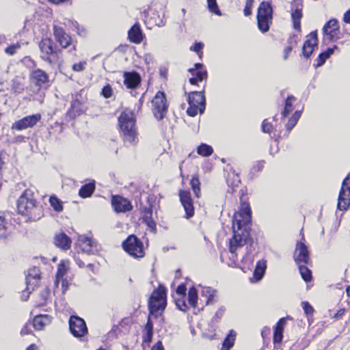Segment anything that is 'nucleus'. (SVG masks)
Segmentation results:
<instances>
[{"label": "nucleus", "instance_id": "f257e3e1", "mask_svg": "<svg viewBox=\"0 0 350 350\" xmlns=\"http://www.w3.org/2000/svg\"><path fill=\"white\" fill-rule=\"evenodd\" d=\"M251 225V210L248 203H242L233 216L232 238L229 239V252L232 256V263L237 260V252L242 248L250 237Z\"/></svg>", "mask_w": 350, "mask_h": 350}, {"label": "nucleus", "instance_id": "f03ea898", "mask_svg": "<svg viewBox=\"0 0 350 350\" xmlns=\"http://www.w3.org/2000/svg\"><path fill=\"white\" fill-rule=\"evenodd\" d=\"M18 213L25 216L27 220L36 221L43 216L42 208L37 202L31 190H25L18 200Z\"/></svg>", "mask_w": 350, "mask_h": 350}, {"label": "nucleus", "instance_id": "7ed1b4c3", "mask_svg": "<svg viewBox=\"0 0 350 350\" xmlns=\"http://www.w3.org/2000/svg\"><path fill=\"white\" fill-rule=\"evenodd\" d=\"M118 122L124 142L130 144H135L137 138L133 113L129 110L123 111L118 118Z\"/></svg>", "mask_w": 350, "mask_h": 350}, {"label": "nucleus", "instance_id": "20e7f679", "mask_svg": "<svg viewBox=\"0 0 350 350\" xmlns=\"http://www.w3.org/2000/svg\"><path fill=\"white\" fill-rule=\"evenodd\" d=\"M166 290L161 285L154 291L148 302V307L151 314L156 317L161 316L166 307Z\"/></svg>", "mask_w": 350, "mask_h": 350}, {"label": "nucleus", "instance_id": "39448f33", "mask_svg": "<svg viewBox=\"0 0 350 350\" xmlns=\"http://www.w3.org/2000/svg\"><path fill=\"white\" fill-rule=\"evenodd\" d=\"M273 10L269 3L262 2L257 13L258 27L262 33H266L269 31L273 19Z\"/></svg>", "mask_w": 350, "mask_h": 350}, {"label": "nucleus", "instance_id": "423d86ee", "mask_svg": "<svg viewBox=\"0 0 350 350\" xmlns=\"http://www.w3.org/2000/svg\"><path fill=\"white\" fill-rule=\"evenodd\" d=\"M124 250L131 256L139 258L144 254V247L142 242L134 234H131L122 243Z\"/></svg>", "mask_w": 350, "mask_h": 350}, {"label": "nucleus", "instance_id": "0eeeda50", "mask_svg": "<svg viewBox=\"0 0 350 350\" xmlns=\"http://www.w3.org/2000/svg\"><path fill=\"white\" fill-rule=\"evenodd\" d=\"M167 107L165 94L159 91L152 100V111L154 116L159 120H162L167 113Z\"/></svg>", "mask_w": 350, "mask_h": 350}, {"label": "nucleus", "instance_id": "6e6552de", "mask_svg": "<svg viewBox=\"0 0 350 350\" xmlns=\"http://www.w3.org/2000/svg\"><path fill=\"white\" fill-rule=\"evenodd\" d=\"M69 329L72 336L81 340H84L88 332L85 321L77 316L70 317Z\"/></svg>", "mask_w": 350, "mask_h": 350}, {"label": "nucleus", "instance_id": "1a4fd4ad", "mask_svg": "<svg viewBox=\"0 0 350 350\" xmlns=\"http://www.w3.org/2000/svg\"><path fill=\"white\" fill-rule=\"evenodd\" d=\"M68 270L69 262L68 260H62L61 262L58 265L54 284L56 287H58L59 282L62 283V294H65L69 287V282L68 280Z\"/></svg>", "mask_w": 350, "mask_h": 350}, {"label": "nucleus", "instance_id": "9d476101", "mask_svg": "<svg viewBox=\"0 0 350 350\" xmlns=\"http://www.w3.org/2000/svg\"><path fill=\"white\" fill-rule=\"evenodd\" d=\"M350 206V175L342 181L338 199V208L346 211Z\"/></svg>", "mask_w": 350, "mask_h": 350}, {"label": "nucleus", "instance_id": "9b49d317", "mask_svg": "<svg viewBox=\"0 0 350 350\" xmlns=\"http://www.w3.org/2000/svg\"><path fill=\"white\" fill-rule=\"evenodd\" d=\"M39 48L41 52V57L46 62L51 63L52 58L57 57L56 46L50 38L42 39L39 44Z\"/></svg>", "mask_w": 350, "mask_h": 350}, {"label": "nucleus", "instance_id": "f8f14e48", "mask_svg": "<svg viewBox=\"0 0 350 350\" xmlns=\"http://www.w3.org/2000/svg\"><path fill=\"white\" fill-rule=\"evenodd\" d=\"M41 114L36 113L27 116L18 121H16L12 126V129L17 131L27 129L34 126L40 120Z\"/></svg>", "mask_w": 350, "mask_h": 350}, {"label": "nucleus", "instance_id": "ddd939ff", "mask_svg": "<svg viewBox=\"0 0 350 350\" xmlns=\"http://www.w3.org/2000/svg\"><path fill=\"white\" fill-rule=\"evenodd\" d=\"M323 31L325 37L330 41H336L339 39V25L338 21L336 18L330 19L325 24Z\"/></svg>", "mask_w": 350, "mask_h": 350}, {"label": "nucleus", "instance_id": "4468645a", "mask_svg": "<svg viewBox=\"0 0 350 350\" xmlns=\"http://www.w3.org/2000/svg\"><path fill=\"white\" fill-rule=\"evenodd\" d=\"M29 80L31 84L41 88L49 83V77L46 72L41 69H36L31 72Z\"/></svg>", "mask_w": 350, "mask_h": 350}, {"label": "nucleus", "instance_id": "2eb2a0df", "mask_svg": "<svg viewBox=\"0 0 350 350\" xmlns=\"http://www.w3.org/2000/svg\"><path fill=\"white\" fill-rule=\"evenodd\" d=\"M53 33L55 39L63 48H68L72 46V49L75 50V45L71 42V38L63 28L54 25Z\"/></svg>", "mask_w": 350, "mask_h": 350}, {"label": "nucleus", "instance_id": "dca6fc26", "mask_svg": "<svg viewBox=\"0 0 350 350\" xmlns=\"http://www.w3.org/2000/svg\"><path fill=\"white\" fill-rule=\"evenodd\" d=\"M76 244L83 253L94 254L98 252L97 245L88 237L80 236Z\"/></svg>", "mask_w": 350, "mask_h": 350}, {"label": "nucleus", "instance_id": "f3484780", "mask_svg": "<svg viewBox=\"0 0 350 350\" xmlns=\"http://www.w3.org/2000/svg\"><path fill=\"white\" fill-rule=\"evenodd\" d=\"M294 260L297 265H308L310 261L308 250L307 246L304 243H297L294 253Z\"/></svg>", "mask_w": 350, "mask_h": 350}, {"label": "nucleus", "instance_id": "a211bd4d", "mask_svg": "<svg viewBox=\"0 0 350 350\" xmlns=\"http://www.w3.org/2000/svg\"><path fill=\"white\" fill-rule=\"evenodd\" d=\"M40 279V271L38 268L33 267L28 271L26 276L27 288L25 292L30 293L38 285Z\"/></svg>", "mask_w": 350, "mask_h": 350}, {"label": "nucleus", "instance_id": "6ab92c4d", "mask_svg": "<svg viewBox=\"0 0 350 350\" xmlns=\"http://www.w3.org/2000/svg\"><path fill=\"white\" fill-rule=\"evenodd\" d=\"M179 197L181 204L184 207L186 217L190 218L193 217L194 214V208L190 192L188 191L181 190L179 192Z\"/></svg>", "mask_w": 350, "mask_h": 350}, {"label": "nucleus", "instance_id": "aec40b11", "mask_svg": "<svg viewBox=\"0 0 350 350\" xmlns=\"http://www.w3.org/2000/svg\"><path fill=\"white\" fill-rule=\"evenodd\" d=\"M318 38L316 31L311 32L307 37L302 48L304 57H309L314 50L317 48Z\"/></svg>", "mask_w": 350, "mask_h": 350}, {"label": "nucleus", "instance_id": "412c9836", "mask_svg": "<svg viewBox=\"0 0 350 350\" xmlns=\"http://www.w3.org/2000/svg\"><path fill=\"white\" fill-rule=\"evenodd\" d=\"M111 204L114 211L117 213L126 212L132 209L131 202L121 196H113L111 200Z\"/></svg>", "mask_w": 350, "mask_h": 350}, {"label": "nucleus", "instance_id": "4be33fe9", "mask_svg": "<svg viewBox=\"0 0 350 350\" xmlns=\"http://www.w3.org/2000/svg\"><path fill=\"white\" fill-rule=\"evenodd\" d=\"M189 72L193 75V77L189 79V82L192 85L197 84L198 82L202 81L207 77V72L203 69V65L202 64H196L195 68H190Z\"/></svg>", "mask_w": 350, "mask_h": 350}, {"label": "nucleus", "instance_id": "5701e85b", "mask_svg": "<svg viewBox=\"0 0 350 350\" xmlns=\"http://www.w3.org/2000/svg\"><path fill=\"white\" fill-rule=\"evenodd\" d=\"M124 84L128 89H135L141 83V77L137 72H125L123 75Z\"/></svg>", "mask_w": 350, "mask_h": 350}, {"label": "nucleus", "instance_id": "b1692460", "mask_svg": "<svg viewBox=\"0 0 350 350\" xmlns=\"http://www.w3.org/2000/svg\"><path fill=\"white\" fill-rule=\"evenodd\" d=\"M291 16L294 28L296 30L300 31V20L302 18V5L299 1H294L292 3Z\"/></svg>", "mask_w": 350, "mask_h": 350}, {"label": "nucleus", "instance_id": "393cba45", "mask_svg": "<svg viewBox=\"0 0 350 350\" xmlns=\"http://www.w3.org/2000/svg\"><path fill=\"white\" fill-rule=\"evenodd\" d=\"M189 105H193L201 107L200 113H203L205 109V97L201 92H193L189 94Z\"/></svg>", "mask_w": 350, "mask_h": 350}, {"label": "nucleus", "instance_id": "a878e982", "mask_svg": "<svg viewBox=\"0 0 350 350\" xmlns=\"http://www.w3.org/2000/svg\"><path fill=\"white\" fill-rule=\"evenodd\" d=\"M71 239L65 233L61 232L54 237L55 245L63 250H67L70 247Z\"/></svg>", "mask_w": 350, "mask_h": 350}, {"label": "nucleus", "instance_id": "bb28decb", "mask_svg": "<svg viewBox=\"0 0 350 350\" xmlns=\"http://www.w3.org/2000/svg\"><path fill=\"white\" fill-rule=\"evenodd\" d=\"M286 324L285 318L280 319L274 327L273 342L275 345L280 344L283 338V331Z\"/></svg>", "mask_w": 350, "mask_h": 350}, {"label": "nucleus", "instance_id": "cd10ccee", "mask_svg": "<svg viewBox=\"0 0 350 350\" xmlns=\"http://www.w3.org/2000/svg\"><path fill=\"white\" fill-rule=\"evenodd\" d=\"M128 36L131 42L140 43L143 40V34L138 23H135L129 31Z\"/></svg>", "mask_w": 350, "mask_h": 350}, {"label": "nucleus", "instance_id": "c85d7f7f", "mask_svg": "<svg viewBox=\"0 0 350 350\" xmlns=\"http://www.w3.org/2000/svg\"><path fill=\"white\" fill-rule=\"evenodd\" d=\"M11 90L13 93L19 94L24 92L25 89V78L21 76H16L12 80Z\"/></svg>", "mask_w": 350, "mask_h": 350}, {"label": "nucleus", "instance_id": "c756f323", "mask_svg": "<svg viewBox=\"0 0 350 350\" xmlns=\"http://www.w3.org/2000/svg\"><path fill=\"white\" fill-rule=\"evenodd\" d=\"M226 181L229 187H232V191L235 187H237L241 183L239 174L232 168H230L228 172Z\"/></svg>", "mask_w": 350, "mask_h": 350}, {"label": "nucleus", "instance_id": "7c9ffc66", "mask_svg": "<svg viewBox=\"0 0 350 350\" xmlns=\"http://www.w3.org/2000/svg\"><path fill=\"white\" fill-rule=\"evenodd\" d=\"M217 291L211 287H203L201 295L204 298L206 305L212 304L215 302V297Z\"/></svg>", "mask_w": 350, "mask_h": 350}, {"label": "nucleus", "instance_id": "2f4dec72", "mask_svg": "<svg viewBox=\"0 0 350 350\" xmlns=\"http://www.w3.org/2000/svg\"><path fill=\"white\" fill-rule=\"evenodd\" d=\"M51 317L47 314L36 316L33 319V326L38 330H41L51 322Z\"/></svg>", "mask_w": 350, "mask_h": 350}, {"label": "nucleus", "instance_id": "473e14b6", "mask_svg": "<svg viewBox=\"0 0 350 350\" xmlns=\"http://www.w3.org/2000/svg\"><path fill=\"white\" fill-rule=\"evenodd\" d=\"M266 268L267 265L265 261H258L254 272V279L255 281H259L262 278L265 273Z\"/></svg>", "mask_w": 350, "mask_h": 350}, {"label": "nucleus", "instance_id": "72a5a7b5", "mask_svg": "<svg viewBox=\"0 0 350 350\" xmlns=\"http://www.w3.org/2000/svg\"><path fill=\"white\" fill-rule=\"evenodd\" d=\"M94 190L95 183L93 180L92 182L82 186L81 188L79 189V195L80 197L83 198H89L92 195Z\"/></svg>", "mask_w": 350, "mask_h": 350}, {"label": "nucleus", "instance_id": "f704fd0d", "mask_svg": "<svg viewBox=\"0 0 350 350\" xmlns=\"http://www.w3.org/2000/svg\"><path fill=\"white\" fill-rule=\"evenodd\" d=\"M296 98L293 96H288L285 100L284 107L282 111V118L286 117L294 109L293 103Z\"/></svg>", "mask_w": 350, "mask_h": 350}, {"label": "nucleus", "instance_id": "c9c22d12", "mask_svg": "<svg viewBox=\"0 0 350 350\" xmlns=\"http://www.w3.org/2000/svg\"><path fill=\"white\" fill-rule=\"evenodd\" d=\"M234 340L235 332L233 330H230L223 342L221 350H230L234 345Z\"/></svg>", "mask_w": 350, "mask_h": 350}, {"label": "nucleus", "instance_id": "e433bc0d", "mask_svg": "<svg viewBox=\"0 0 350 350\" xmlns=\"http://www.w3.org/2000/svg\"><path fill=\"white\" fill-rule=\"evenodd\" d=\"M335 49H337V47L335 46L334 48H329L327 51L319 54L318 58L316 60L317 66L320 67L323 65L326 59H328L330 55L334 53Z\"/></svg>", "mask_w": 350, "mask_h": 350}, {"label": "nucleus", "instance_id": "4c0bfd02", "mask_svg": "<svg viewBox=\"0 0 350 350\" xmlns=\"http://www.w3.org/2000/svg\"><path fill=\"white\" fill-rule=\"evenodd\" d=\"M297 265L299 267V273H300L303 280L306 282H310L312 280V272L307 267V266H306L307 265L299 264Z\"/></svg>", "mask_w": 350, "mask_h": 350}, {"label": "nucleus", "instance_id": "58836bf2", "mask_svg": "<svg viewBox=\"0 0 350 350\" xmlns=\"http://www.w3.org/2000/svg\"><path fill=\"white\" fill-rule=\"evenodd\" d=\"M189 303L193 308L198 307V291L195 287H191L188 293Z\"/></svg>", "mask_w": 350, "mask_h": 350}, {"label": "nucleus", "instance_id": "ea45409f", "mask_svg": "<svg viewBox=\"0 0 350 350\" xmlns=\"http://www.w3.org/2000/svg\"><path fill=\"white\" fill-rule=\"evenodd\" d=\"M49 203L55 211L62 212L63 211V202L55 196L50 197Z\"/></svg>", "mask_w": 350, "mask_h": 350}, {"label": "nucleus", "instance_id": "a19ab883", "mask_svg": "<svg viewBox=\"0 0 350 350\" xmlns=\"http://www.w3.org/2000/svg\"><path fill=\"white\" fill-rule=\"evenodd\" d=\"M254 261V254L247 251L245 256H244L241 260L243 265V269H250L251 266L253 265Z\"/></svg>", "mask_w": 350, "mask_h": 350}, {"label": "nucleus", "instance_id": "79ce46f5", "mask_svg": "<svg viewBox=\"0 0 350 350\" xmlns=\"http://www.w3.org/2000/svg\"><path fill=\"white\" fill-rule=\"evenodd\" d=\"M301 111H296L293 116L288 120V123L286 124V128L288 132H290L291 130L296 125L301 116Z\"/></svg>", "mask_w": 350, "mask_h": 350}, {"label": "nucleus", "instance_id": "37998d69", "mask_svg": "<svg viewBox=\"0 0 350 350\" xmlns=\"http://www.w3.org/2000/svg\"><path fill=\"white\" fill-rule=\"evenodd\" d=\"M213 152V148L206 144H202L198 148V153L203 157L210 156Z\"/></svg>", "mask_w": 350, "mask_h": 350}, {"label": "nucleus", "instance_id": "c03bdc74", "mask_svg": "<svg viewBox=\"0 0 350 350\" xmlns=\"http://www.w3.org/2000/svg\"><path fill=\"white\" fill-rule=\"evenodd\" d=\"M190 185L196 196L199 198L200 195V183L198 178L193 176L190 181Z\"/></svg>", "mask_w": 350, "mask_h": 350}, {"label": "nucleus", "instance_id": "a18cd8bd", "mask_svg": "<svg viewBox=\"0 0 350 350\" xmlns=\"http://www.w3.org/2000/svg\"><path fill=\"white\" fill-rule=\"evenodd\" d=\"M209 10L217 15H221L219 9L218 8L216 0H207Z\"/></svg>", "mask_w": 350, "mask_h": 350}, {"label": "nucleus", "instance_id": "49530a36", "mask_svg": "<svg viewBox=\"0 0 350 350\" xmlns=\"http://www.w3.org/2000/svg\"><path fill=\"white\" fill-rule=\"evenodd\" d=\"M148 230L154 234L157 232L156 223L152 218H146L144 219Z\"/></svg>", "mask_w": 350, "mask_h": 350}, {"label": "nucleus", "instance_id": "de8ad7c7", "mask_svg": "<svg viewBox=\"0 0 350 350\" xmlns=\"http://www.w3.org/2000/svg\"><path fill=\"white\" fill-rule=\"evenodd\" d=\"M21 48V44L18 42V43H16V44H11L9 46H8L5 49V52L7 53V54H9L10 55H14L16 51Z\"/></svg>", "mask_w": 350, "mask_h": 350}, {"label": "nucleus", "instance_id": "09e8293b", "mask_svg": "<svg viewBox=\"0 0 350 350\" xmlns=\"http://www.w3.org/2000/svg\"><path fill=\"white\" fill-rule=\"evenodd\" d=\"M200 107H201L199 106L189 105L187 113L189 116L194 117L198 114V111L200 112Z\"/></svg>", "mask_w": 350, "mask_h": 350}, {"label": "nucleus", "instance_id": "8fccbe9b", "mask_svg": "<svg viewBox=\"0 0 350 350\" xmlns=\"http://www.w3.org/2000/svg\"><path fill=\"white\" fill-rule=\"evenodd\" d=\"M253 0H246L245 8L243 10L244 15L249 16L252 14V8L253 6Z\"/></svg>", "mask_w": 350, "mask_h": 350}, {"label": "nucleus", "instance_id": "3c124183", "mask_svg": "<svg viewBox=\"0 0 350 350\" xmlns=\"http://www.w3.org/2000/svg\"><path fill=\"white\" fill-rule=\"evenodd\" d=\"M273 129V126L268 120H265L262 124V131L266 133H270Z\"/></svg>", "mask_w": 350, "mask_h": 350}, {"label": "nucleus", "instance_id": "603ef678", "mask_svg": "<svg viewBox=\"0 0 350 350\" xmlns=\"http://www.w3.org/2000/svg\"><path fill=\"white\" fill-rule=\"evenodd\" d=\"M112 92V88L109 85H105L102 90V95L106 98L111 97Z\"/></svg>", "mask_w": 350, "mask_h": 350}, {"label": "nucleus", "instance_id": "864d4df0", "mask_svg": "<svg viewBox=\"0 0 350 350\" xmlns=\"http://www.w3.org/2000/svg\"><path fill=\"white\" fill-rule=\"evenodd\" d=\"M302 308L307 315L312 314L313 313V308L307 301H303L301 303Z\"/></svg>", "mask_w": 350, "mask_h": 350}, {"label": "nucleus", "instance_id": "5fc2aeb1", "mask_svg": "<svg viewBox=\"0 0 350 350\" xmlns=\"http://www.w3.org/2000/svg\"><path fill=\"white\" fill-rule=\"evenodd\" d=\"M86 66L85 62H81L79 63L75 64L72 66V70L75 72H81L83 71Z\"/></svg>", "mask_w": 350, "mask_h": 350}, {"label": "nucleus", "instance_id": "6e6d98bb", "mask_svg": "<svg viewBox=\"0 0 350 350\" xmlns=\"http://www.w3.org/2000/svg\"><path fill=\"white\" fill-rule=\"evenodd\" d=\"M177 308L182 311H186L188 308L185 300L179 299L176 301Z\"/></svg>", "mask_w": 350, "mask_h": 350}, {"label": "nucleus", "instance_id": "4d7b16f0", "mask_svg": "<svg viewBox=\"0 0 350 350\" xmlns=\"http://www.w3.org/2000/svg\"><path fill=\"white\" fill-rule=\"evenodd\" d=\"M204 44L201 42L196 43L193 46L191 47V50L196 53H200L203 49Z\"/></svg>", "mask_w": 350, "mask_h": 350}, {"label": "nucleus", "instance_id": "13d9d810", "mask_svg": "<svg viewBox=\"0 0 350 350\" xmlns=\"http://www.w3.org/2000/svg\"><path fill=\"white\" fill-rule=\"evenodd\" d=\"M186 293V287L184 284H180L176 288V293L179 295L184 296Z\"/></svg>", "mask_w": 350, "mask_h": 350}, {"label": "nucleus", "instance_id": "bf43d9fd", "mask_svg": "<svg viewBox=\"0 0 350 350\" xmlns=\"http://www.w3.org/2000/svg\"><path fill=\"white\" fill-rule=\"evenodd\" d=\"M31 333V329L30 328V325L26 324L21 329V334L22 336L27 335Z\"/></svg>", "mask_w": 350, "mask_h": 350}, {"label": "nucleus", "instance_id": "052dcab7", "mask_svg": "<svg viewBox=\"0 0 350 350\" xmlns=\"http://www.w3.org/2000/svg\"><path fill=\"white\" fill-rule=\"evenodd\" d=\"M293 46H286L283 51V58L284 59H286L289 55V54L291 53L293 50Z\"/></svg>", "mask_w": 350, "mask_h": 350}, {"label": "nucleus", "instance_id": "680f3d73", "mask_svg": "<svg viewBox=\"0 0 350 350\" xmlns=\"http://www.w3.org/2000/svg\"><path fill=\"white\" fill-rule=\"evenodd\" d=\"M264 167V161H258L254 165V170L258 172H261Z\"/></svg>", "mask_w": 350, "mask_h": 350}, {"label": "nucleus", "instance_id": "e2e57ef3", "mask_svg": "<svg viewBox=\"0 0 350 350\" xmlns=\"http://www.w3.org/2000/svg\"><path fill=\"white\" fill-rule=\"evenodd\" d=\"M146 331L147 332V334L150 336L152 333V323L148 320V323L146 325Z\"/></svg>", "mask_w": 350, "mask_h": 350}, {"label": "nucleus", "instance_id": "0e129e2a", "mask_svg": "<svg viewBox=\"0 0 350 350\" xmlns=\"http://www.w3.org/2000/svg\"><path fill=\"white\" fill-rule=\"evenodd\" d=\"M76 25H77L76 27L77 29L79 35H80L81 36H85L86 35V30L83 27H80L77 23H76Z\"/></svg>", "mask_w": 350, "mask_h": 350}, {"label": "nucleus", "instance_id": "69168bd1", "mask_svg": "<svg viewBox=\"0 0 350 350\" xmlns=\"http://www.w3.org/2000/svg\"><path fill=\"white\" fill-rule=\"evenodd\" d=\"M151 350H164L163 345L161 341L157 342L152 347Z\"/></svg>", "mask_w": 350, "mask_h": 350}, {"label": "nucleus", "instance_id": "338daca9", "mask_svg": "<svg viewBox=\"0 0 350 350\" xmlns=\"http://www.w3.org/2000/svg\"><path fill=\"white\" fill-rule=\"evenodd\" d=\"M343 21L346 23L350 24V9L345 13L343 16Z\"/></svg>", "mask_w": 350, "mask_h": 350}, {"label": "nucleus", "instance_id": "774afa93", "mask_svg": "<svg viewBox=\"0 0 350 350\" xmlns=\"http://www.w3.org/2000/svg\"><path fill=\"white\" fill-rule=\"evenodd\" d=\"M270 332V329L269 327H264L262 330L261 335L263 338L267 336Z\"/></svg>", "mask_w": 350, "mask_h": 350}]
</instances>
